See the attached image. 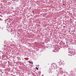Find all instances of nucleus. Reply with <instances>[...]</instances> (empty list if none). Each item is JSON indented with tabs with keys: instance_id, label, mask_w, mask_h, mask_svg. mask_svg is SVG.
<instances>
[{
	"instance_id": "nucleus-3",
	"label": "nucleus",
	"mask_w": 76,
	"mask_h": 76,
	"mask_svg": "<svg viewBox=\"0 0 76 76\" xmlns=\"http://www.w3.org/2000/svg\"><path fill=\"white\" fill-rule=\"evenodd\" d=\"M64 4V5H65L64 4Z\"/></svg>"
},
{
	"instance_id": "nucleus-1",
	"label": "nucleus",
	"mask_w": 76,
	"mask_h": 76,
	"mask_svg": "<svg viewBox=\"0 0 76 76\" xmlns=\"http://www.w3.org/2000/svg\"><path fill=\"white\" fill-rule=\"evenodd\" d=\"M28 62L29 63H31V64H33V62H31V61H28Z\"/></svg>"
},
{
	"instance_id": "nucleus-2",
	"label": "nucleus",
	"mask_w": 76,
	"mask_h": 76,
	"mask_svg": "<svg viewBox=\"0 0 76 76\" xmlns=\"http://www.w3.org/2000/svg\"><path fill=\"white\" fill-rule=\"evenodd\" d=\"M36 69H37V70H39V69H38V67H36Z\"/></svg>"
}]
</instances>
